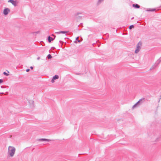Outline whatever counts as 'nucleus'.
Wrapping results in <instances>:
<instances>
[{
    "instance_id": "nucleus-12",
    "label": "nucleus",
    "mask_w": 161,
    "mask_h": 161,
    "mask_svg": "<svg viewBox=\"0 0 161 161\" xmlns=\"http://www.w3.org/2000/svg\"><path fill=\"white\" fill-rule=\"evenodd\" d=\"M47 58L48 59H51L52 58V57L51 56V55L50 54H49L48 55H47Z\"/></svg>"
},
{
    "instance_id": "nucleus-25",
    "label": "nucleus",
    "mask_w": 161,
    "mask_h": 161,
    "mask_svg": "<svg viewBox=\"0 0 161 161\" xmlns=\"http://www.w3.org/2000/svg\"><path fill=\"white\" fill-rule=\"evenodd\" d=\"M77 41H78V42H80V41L79 40H77Z\"/></svg>"
},
{
    "instance_id": "nucleus-13",
    "label": "nucleus",
    "mask_w": 161,
    "mask_h": 161,
    "mask_svg": "<svg viewBox=\"0 0 161 161\" xmlns=\"http://www.w3.org/2000/svg\"><path fill=\"white\" fill-rule=\"evenodd\" d=\"M134 26L133 25H130L129 26V29H131L132 28H133L134 27Z\"/></svg>"
},
{
    "instance_id": "nucleus-16",
    "label": "nucleus",
    "mask_w": 161,
    "mask_h": 161,
    "mask_svg": "<svg viewBox=\"0 0 161 161\" xmlns=\"http://www.w3.org/2000/svg\"><path fill=\"white\" fill-rule=\"evenodd\" d=\"M81 14V12L77 13L76 14V16L78 15L79 14Z\"/></svg>"
},
{
    "instance_id": "nucleus-23",
    "label": "nucleus",
    "mask_w": 161,
    "mask_h": 161,
    "mask_svg": "<svg viewBox=\"0 0 161 161\" xmlns=\"http://www.w3.org/2000/svg\"><path fill=\"white\" fill-rule=\"evenodd\" d=\"M30 68H31V69H33V67H32V66H31V67H30Z\"/></svg>"
},
{
    "instance_id": "nucleus-19",
    "label": "nucleus",
    "mask_w": 161,
    "mask_h": 161,
    "mask_svg": "<svg viewBox=\"0 0 161 161\" xmlns=\"http://www.w3.org/2000/svg\"><path fill=\"white\" fill-rule=\"evenodd\" d=\"M54 81V80H53V78L51 80V82L52 83H53Z\"/></svg>"
},
{
    "instance_id": "nucleus-7",
    "label": "nucleus",
    "mask_w": 161,
    "mask_h": 161,
    "mask_svg": "<svg viewBox=\"0 0 161 161\" xmlns=\"http://www.w3.org/2000/svg\"><path fill=\"white\" fill-rule=\"evenodd\" d=\"M133 6L136 8H140V6L137 4H133V5H132Z\"/></svg>"
},
{
    "instance_id": "nucleus-18",
    "label": "nucleus",
    "mask_w": 161,
    "mask_h": 161,
    "mask_svg": "<svg viewBox=\"0 0 161 161\" xmlns=\"http://www.w3.org/2000/svg\"><path fill=\"white\" fill-rule=\"evenodd\" d=\"M155 9H151V10H148V11H154Z\"/></svg>"
},
{
    "instance_id": "nucleus-26",
    "label": "nucleus",
    "mask_w": 161,
    "mask_h": 161,
    "mask_svg": "<svg viewBox=\"0 0 161 161\" xmlns=\"http://www.w3.org/2000/svg\"><path fill=\"white\" fill-rule=\"evenodd\" d=\"M134 18L133 17L131 19H133Z\"/></svg>"
},
{
    "instance_id": "nucleus-17",
    "label": "nucleus",
    "mask_w": 161,
    "mask_h": 161,
    "mask_svg": "<svg viewBox=\"0 0 161 161\" xmlns=\"http://www.w3.org/2000/svg\"><path fill=\"white\" fill-rule=\"evenodd\" d=\"M3 80L2 79H0V83H2L3 82Z\"/></svg>"
},
{
    "instance_id": "nucleus-8",
    "label": "nucleus",
    "mask_w": 161,
    "mask_h": 161,
    "mask_svg": "<svg viewBox=\"0 0 161 161\" xmlns=\"http://www.w3.org/2000/svg\"><path fill=\"white\" fill-rule=\"evenodd\" d=\"M53 39H53V38L51 37L50 36L48 37V40L49 42H50Z\"/></svg>"
},
{
    "instance_id": "nucleus-10",
    "label": "nucleus",
    "mask_w": 161,
    "mask_h": 161,
    "mask_svg": "<svg viewBox=\"0 0 161 161\" xmlns=\"http://www.w3.org/2000/svg\"><path fill=\"white\" fill-rule=\"evenodd\" d=\"M59 78L58 76V75H55L53 77V80H55L56 79H58Z\"/></svg>"
},
{
    "instance_id": "nucleus-11",
    "label": "nucleus",
    "mask_w": 161,
    "mask_h": 161,
    "mask_svg": "<svg viewBox=\"0 0 161 161\" xmlns=\"http://www.w3.org/2000/svg\"><path fill=\"white\" fill-rule=\"evenodd\" d=\"M161 57L160 58H159L157 61V64L158 65L161 62Z\"/></svg>"
},
{
    "instance_id": "nucleus-1",
    "label": "nucleus",
    "mask_w": 161,
    "mask_h": 161,
    "mask_svg": "<svg viewBox=\"0 0 161 161\" xmlns=\"http://www.w3.org/2000/svg\"><path fill=\"white\" fill-rule=\"evenodd\" d=\"M15 151L16 149L14 147L9 146L8 147L7 153L8 156L11 157H13L15 153Z\"/></svg>"
},
{
    "instance_id": "nucleus-24",
    "label": "nucleus",
    "mask_w": 161,
    "mask_h": 161,
    "mask_svg": "<svg viewBox=\"0 0 161 161\" xmlns=\"http://www.w3.org/2000/svg\"><path fill=\"white\" fill-rule=\"evenodd\" d=\"M160 99H161V96H160V99H159V100L158 102H159V101H160Z\"/></svg>"
},
{
    "instance_id": "nucleus-22",
    "label": "nucleus",
    "mask_w": 161,
    "mask_h": 161,
    "mask_svg": "<svg viewBox=\"0 0 161 161\" xmlns=\"http://www.w3.org/2000/svg\"><path fill=\"white\" fill-rule=\"evenodd\" d=\"M40 59V57H38L37 58V60H39Z\"/></svg>"
},
{
    "instance_id": "nucleus-2",
    "label": "nucleus",
    "mask_w": 161,
    "mask_h": 161,
    "mask_svg": "<svg viewBox=\"0 0 161 161\" xmlns=\"http://www.w3.org/2000/svg\"><path fill=\"white\" fill-rule=\"evenodd\" d=\"M142 45V43L141 42H139L137 45L136 49L135 50V53H137L139 52L141 49Z\"/></svg>"
},
{
    "instance_id": "nucleus-27",
    "label": "nucleus",
    "mask_w": 161,
    "mask_h": 161,
    "mask_svg": "<svg viewBox=\"0 0 161 161\" xmlns=\"http://www.w3.org/2000/svg\"><path fill=\"white\" fill-rule=\"evenodd\" d=\"M0 94H3V92L1 93H0Z\"/></svg>"
},
{
    "instance_id": "nucleus-6",
    "label": "nucleus",
    "mask_w": 161,
    "mask_h": 161,
    "mask_svg": "<svg viewBox=\"0 0 161 161\" xmlns=\"http://www.w3.org/2000/svg\"><path fill=\"white\" fill-rule=\"evenodd\" d=\"M67 32H68V31H61L57 32H56L55 33L57 34H60L61 33L65 34Z\"/></svg>"
},
{
    "instance_id": "nucleus-20",
    "label": "nucleus",
    "mask_w": 161,
    "mask_h": 161,
    "mask_svg": "<svg viewBox=\"0 0 161 161\" xmlns=\"http://www.w3.org/2000/svg\"><path fill=\"white\" fill-rule=\"evenodd\" d=\"M30 69H27L26 70V71L28 72H29V71H30Z\"/></svg>"
},
{
    "instance_id": "nucleus-5",
    "label": "nucleus",
    "mask_w": 161,
    "mask_h": 161,
    "mask_svg": "<svg viewBox=\"0 0 161 161\" xmlns=\"http://www.w3.org/2000/svg\"><path fill=\"white\" fill-rule=\"evenodd\" d=\"M8 2L11 3L14 6H16V5H17L16 2L15 1H14V0H9L8 1Z\"/></svg>"
},
{
    "instance_id": "nucleus-4",
    "label": "nucleus",
    "mask_w": 161,
    "mask_h": 161,
    "mask_svg": "<svg viewBox=\"0 0 161 161\" xmlns=\"http://www.w3.org/2000/svg\"><path fill=\"white\" fill-rule=\"evenodd\" d=\"M10 12V10L8 8H6L4 9L3 14L5 15H7L8 14V12Z\"/></svg>"
},
{
    "instance_id": "nucleus-29",
    "label": "nucleus",
    "mask_w": 161,
    "mask_h": 161,
    "mask_svg": "<svg viewBox=\"0 0 161 161\" xmlns=\"http://www.w3.org/2000/svg\"><path fill=\"white\" fill-rule=\"evenodd\" d=\"M39 31H38V32H37V33H39Z\"/></svg>"
},
{
    "instance_id": "nucleus-21",
    "label": "nucleus",
    "mask_w": 161,
    "mask_h": 161,
    "mask_svg": "<svg viewBox=\"0 0 161 161\" xmlns=\"http://www.w3.org/2000/svg\"><path fill=\"white\" fill-rule=\"evenodd\" d=\"M78 38H79V37H77L76 38V40H78Z\"/></svg>"
},
{
    "instance_id": "nucleus-3",
    "label": "nucleus",
    "mask_w": 161,
    "mask_h": 161,
    "mask_svg": "<svg viewBox=\"0 0 161 161\" xmlns=\"http://www.w3.org/2000/svg\"><path fill=\"white\" fill-rule=\"evenodd\" d=\"M142 99H140L138 102H137L133 106L132 108L134 109L137 105H140L141 103H142Z\"/></svg>"
},
{
    "instance_id": "nucleus-15",
    "label": "nucleus",
    "mask_w": 161,
    "mask_h": 161,
    "mask_svg": "<svg viewBox=\"0 0 161 161\" xmlns=\"http://www.w3.org/2000/svg\"><path fill=\"white\" fill-rule=\"evenodd\" d=\"M3 74L6 75V76H8L9 75V74L7 73L6 72H4L3 73Z\"/></svg>"
},
{
    "instance_id": "nucleus-14",
    "label": "nucleus",
    "mask_w": 161,
    "mask_h": 161,
    "mask_svg": "<svg viewBox=\"0 0 161 161\" xmlns=\"http://www.w3.org/2000/svg\"><path fill=\"white\" fill-rule=\"evenodd\" d=\"M104 0H98V3L100 4Z\"/></svg>"
},
{
    "instance_id": "nucleus-28",
    "label": "nucleus",
    "mask_w": 161,
    "mask_h": 161,
    "mask_svg": "<svg viewBox=\"0 0 161 161\" xmlns=\"http://www.w3.org/2000/svg\"><path fill=\"white\" fill-rule=\"evenodd\" d=\"M53 36H54V38L55 37V36H54V35H53Z\"/></svg>"
},
{
    "instance_id": "nucleus-9",
    "label": "nucleus",
    "mask_w": 161,
    "mask_h": 161,
    "mask_svg": "<svg viewBox=\"0 0 161 161\" xmlns=\"http://www.w3.org/2000/svg\"><path fill=\"white\" fill-rule=\"evenodd\" d=\"M39 141H47V142H49L51 141L50 140L47 139H41L39 140Z\"/></svg>"
},
{
    "instance_id": "nucleus-30",
    "label": "nucleus",
    "mask_w": 161,
    "mask_h": 161,
    "mask_svg": "<svg viewBox=\"0 0 161 161\" xmlns=\"http://www.w3.org/2000/svg\"><path fill=\"white\" fill-rule=\"evenodd\" d=\"M59 42H61V41H59Z\"/></svg>"
}]
</instances>
